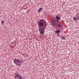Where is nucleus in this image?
Returning <instances> with one entry per match:
<instances>
[{
  "instance_id": "obj_1",
  "label": "nucleus",
  "mask_w": 79,
  "mask_h": 79,
  "mask_svg": "<svg viewBox=\"0 0 79 79\" xmlns=\"http://www.w3.org/2000/svg\"><path fill=\"white\" fill-rule=\"evenodd\" d=\"M39 26L40 27H43L44 28L46 27V25H47V23L45 21L43 20H40V22L38 23Z\"/></svg>"
},
{
  "instance_id": "obj_2",
  "label": "nucleus",
  "mask_w": 79,
  "mask_h": 79,
  "mask_svg": "<svg viewBox=\"0 0 79 79\" xmlns=\"http://www.w3.org/2000/svg\"><path fill=\"white\" fill-rule=\"evenodd\" d=\"M13 61L14 63L16 64L17 66H21V60L16 59H14Z\"/></svg>"
},
{
  "instance_id": "obj_3",
  "label": "nucleus",
  "mask_w": 79,
  "mask_h": 79,
  "mask_svg": "<svg viewBox=\"0 0 79 79\" xmlns=\"http://www.w3.org/2000/svg\"><path fill=\"white\" fill-rule=\"evenodd\" d=\"M44 27L42 28V27H39V31L40 34H42L44 32Z\"/></svg>"
},
{
  "instance_id": "obj_4",
  "label": "nucleus",
  "mask_w": 79,
  "mask_h": 79,
  "mask_svg": "<svg viewBox=\"0 0 79 79\" xmlns=\"http://www.w3.org/2000/svg\"><path fill=\"white\" fill-rule=\"evenodd\" d=\"M15 77L17 79H22V76L18 73L15 74Z\"/></svg>"
},
{
  "instance_id": "obj_5",
  "label": "nucleus",
  "mask_w": 79,
  "mask_h": 79,
  "mask_svg": "<svg viewBox=\"0 0 79 79\" xmlns=\"http://www.w3.org/2000/svg\"><path fill=\"white\" fill-rule=\"evenodd\" d=\"M51 22L53 26H56V22L55 20H53Z\"/></svg>"
},
{
  "instance_id": "obj_6",
  "label": "nucleus",
  "mask_w": 79,
  "mask_h": 79,
  "mask_svg": "<svg viewBox=\"0 0 79 79\" xmlns=\"http://www.w3.org/2000/svg\"><path fill=\"white\" fill-rule=\"evenodd\" d=\"M79 18H77V17H74L73 18V20L74 21H77L78 19H79Z\"/></svg>"
},
{
  "instance_id": "obj_7",
  "label": "nucleus",
  "mask_w": 79,
  "mask_h": 79,
  "mask_svg": "<svg viewBox=\"0 0 79 79\" xmlns=\"http://www.w3.org/2000/svg\"><path fill=\"white\" fill-rule=\"evenodd\" d=\"M56 33H57V34H59L60 32V31L59 30H56L55 31Z\"/></svg>"
},
{
  "instance_id": "obj_8",
  "label": "nucleus",
  "mask_w": 79,
  "mask_h": 79,
  "mask_svg": "<svg viewBox=\"0 0 79 79\" xmlns=\"http://www.w3.org/2000/svg\"><path fill=\"white\" fill-rule=\"evenodd\" d=\"M43 10V8H40L38 10V12H40L41 10Z\"/></svg>"
},
{
  "instance_id": "obj_9",
  "label": "nucleus",
  "mask_w": 79,
  "mask_h": 79,
  "mask_svg": "<svg viewBox=\"0 0 79 79\" xmlns=\"http://www.w3.org/2000/svg\"><path fill=\"white\" fill-rule=\"evenodd\" d=\"M58 27H62V26H61V24L60 23L58 24Z\"/></svg>"
},
{
  "instance_id": "obj_10",
  "label": "nucleus",
  "mask_w": 79,
  "mask_h": 79,
  "mask_svg": "<svg viewBox=\"0 0 79 79\" xmlns=\"http://www.w3.org/2000/svg\"><path fill=\"white\" fill-rule=\"evenodd\" d=\"M56 19H57V20H60V17L58 16H56Z\"/></svg>"
},
{
  "instance_id": "obj_11",
  "label": "nucleus",
  "mask_w": 79,
  "mask_h": 79,
  "mask_svg": "<svg viewBox=\"0 0 79 79\" xmlns=\"http://www.w3.org/2000/svg\"><path fill=\"white\" fill-rule=\"evenodd\" d=\"M61 39H62L63 40V39H64V36H62L61 37Z\"/></svg>"
},
{
  "instance_id": "obj_12",
  "label": "nucleus",
  "mask_w": 79,
  "mask_h": 79,
  "mask_svg": "<svg viewBox=\"0 0 79 79\" xmlns=\"http://www.w3.org/2000/svg\"><path fill=\"white\" fill-rule=\"evenodd\" d=\"M1 23H2V24H3V23H4L3 21H2L1 22Z\"/></svg>"
},
{
  "instance_id": "obj_13",
  "label": "nucleus",
  "mask_w": 79,
  "mask_h": 79,
  "mask_svg": "<svg viewBox=\"0 0 79 79\" xmlns=\"http://www.w3.org/2000/svg\"><path fill=\"white\" fill-rule=\"evenodd\" d=\"M56 22H57V23H58V20H57V21H56Z\"/></svg>"
},
{
  "instance_id": "obj_14",
  "label": "nucleus",
  "mask_w": 79,
  "mask_h": 79,
  "mask_svg": "<svg viewBox=\"0 0 79 79\" xmlns=\"http://www.w3.org/2000/svg\"><path fill=\"white\" fill-rule=\"evenodd\" d=\"M28 11H29V10H27V12Z\"/></svg>"
}]
</instances>
